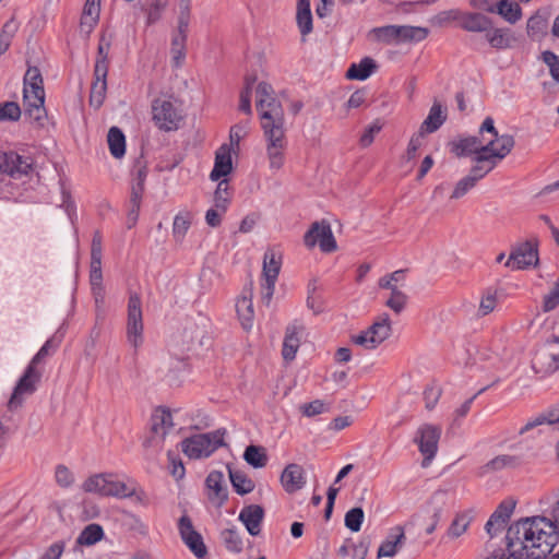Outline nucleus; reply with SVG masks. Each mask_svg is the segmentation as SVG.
<instances>
[{"label": "nucleus", "instance_id": "9b49d317", "mask_svg": "<svg viewBox=\"0 0 559 559\" xmlns=\"http://www.w3.org/2000/svg\"><path fill=\"white\" fill-rule=\"evenodd\" d=\"M132 185L130 197V209L128 212V227L131 228L138 221L141 207L142 195L144 192V185L147 177V168L141 158L136 159L132 170Z\"/></svg>", "mask_w": 559, "mask_h": 559}, {"label": "nucleus", "instance_id": "ddd939ff", "mask_svg": "<svg viewBox=\"0 0 559 559\" xmlns=\"http://www.w3.org/2000/svg\"><path fill=\"white\" fill-rule=\"evenodd\" d=\"M305 246L309 249L319 245L320 250L325 253L336 251L337 243L328 221L322 219L311 224L310 228L304 236Z\"/></svg>", "mask_w": 559, "mask_h": 559}, {"label": "nucleus", "instance_id": "7c9ffc66", "mask_svg": "<svg viewBox=\"0 0 559 559\" xmlns=\"http://www.w3.org/2000/svg\"><path fill=\"white\" fill-rule=\"evenodd\" d=\"M377 69L376 61L370 57L362 58L359 63H352L347 69L346 78L348 80L364 81L368 79Z\"/></svg>", "mask_w": 559, "mask_h": 559}, {"label": "nucleus", "instance_id": "39448f33", "mask_svg": "<svg viewBox=\"0 0 559 559\" xmlns=\"http://www.w3.org/2000/svg\"><path fill=\"white\" fill-rule=\"evenodd\" d=\"M257 110L260 115L261 127L266 124L284 123V110L280 100L275 97L272 85L267 82H260L257 86Z\"/></svg>", "mask_w": 559, "mask_h": 559}, {"label": "nucleus", "instance_id": "680f3d73", "mask_svg": "<svg viewBox=\"0 0 559 559\" xmlns=\"http://www.w3.org/2000/svg\"><path fill=\"white\" fill-rule=\"evenodd\" d=\"M296 21L300 34L305 37L312 32L311 10H297Z\"/></svg>", "mask_w": 559, "mask_h": 559}, {"label": "nucleus", "instance_id": "69168bd1", "mask_svg": "<svg viewBox=\"0 0 559 559\" xmlns=\"http://www.w3.org/2000/svg\"><path fill=\"white\" fill-rule=\"evenodd\" d=\"M55 477L57 484L63 488L70 487L74 481L73 474L64 465H58L56 467Z\"/></svg>", "mask_w": 559, "mask_h": 559}, {"label": "nucleus", "instance_id": "6e6552de", "mask_svg": "<svg viewBox=\"0 0 559 559\" xmlns=\"http://www.w3.org/2000/svg\"><path fill=\"white\" fill-rule=\"evenodd\" d=\"M266 140V155L272 170H278L285 162L287 146L284 123L266 124L262 127Z\"/></svg>", "mask_w": 559, "mask_h": 559}, {"label": "nucleus", "instance_id": "473e14b6", "mask_svg": "<svg viewBox=\"0 0 559 559\" xmlns=\"http://www.w3.org/2000/svg\"><path fill=\"white\" fill-rule=\"evenodd\" d=\"M397 44L419 43L427 38L429 29L420 26L396 25Z\"/></svg>", "mask_w": 559, "mask_h": 559}, {"label": "nucleus", "instance_id": "09e8293b", "mask_svg": "<svg viewBox=\"0 0 559 559\" xmlns=\"http://www.w3.org/2000/svg\"><path fill=\"white\" fill-rule=\"evenodd\" d=\"M109 50H110V43L107 41L105 39V37L103 36L100 38V41H99V45H98L97 58H96V62H95V67H94L95 72H97L98 74L103 75L104 72H108V66H109L108 53H109Z\"/></svg>", "mask_w": 559, "mask_h": 559}, {"label": "nucleus", "instance_id": "2f4dec72", "mask_svg": "<svg viewBox=\"0 0 559 559\" xmlns=\"http://www.w3.org/2000/svg\"><path fill=\"white\" fill-rule=\"evenodd\" d=\"M107 74L104 72L103 75L94 71V81L91 87L90 105L94 108H99L106 97L107 92Z\"/></svg>", "mask_w": 559, "mask_h": 559}, {"label": "nucleus", "instance_id": "f257e3e1", "mask_svg": "<svg viewBox=\"0 0 559 559\" xmlns=\"http://www.w3.org/2000/svg\"><path fill=\"white\" fill-rule=\"evenodd\" d=\"M559 540V533L546 516L523 518L512 523L507 531L506 554H492L486 559H526L532 547L537 546L544 551H551Z\"/></svg>", "mask_w": 559, "mask_h": 559}, {"label": "nucleus", "instance_id": "bb28decb", "mask_svg": "<svg viewBox=\"0 0 559 559\" xmlns=\"http://www.w3.org/2000/svg\"><path fill=\"white\" fill-rule=\"evenodd\" d=\"M447 120V110L435 100L427 118L420 124L419 131L424 134L436 132Z\"/></svg>", "mask_w": 559, "mask_h": 559}, {"label": "nucleus", "instance_id": "de8ad7c7", "mask_svg": "<svg viewBox=\"0 0 559 559\" xmlns=\"http://www.w3.org/2000/svg\"><path fill=\"white\" fill-rule=\"evenodd\" d=\"M103 257V237L100 231L96 230L93 235L91 246V271H102Z\"/></svg>", "mask_w": 559, "mask_h": 559}, {"label": "nucleus", "instance_id": "603ef678", "mask_svg": "<svg viewBox=\"0 0 559 559\" xmlns=\"http://www.w3.org/2000/svg\"><path fill=\"white\" fill-rule=\"evenodd\" d=\"M191 225L189 213L178 214L175 216L173 224V235L176 241H182Z\"/></svg>", "mask_w": 559, "mask_h": 559}, {"label": "nucleus", "instance_id": "e433bc0d", "mask_svg": "<svg viewBox=\"0 0 559 559\" xmlns=\"http://www.w3.org/2000/svg\"><path fill=\"white\" fill-rule=\"evenodd\" d=\"M230 483L235 491L240 495H247L254 489V483L240 469L228 467Z\"/></svg>", "mask_w": 559, "mask_h": 559}, {"label": "nucleus", "instance_id": "2eb2a0df", "mask_svg": "<svg viewBox=\"0 0 559 559\" xmlns=\"http://www.w3.org/2000/svg\"><path fill=\"white\" fill-rule=\"evenodd\" d=\"M442 21L444 20H459L460 26L467 32L473 33H487L492 26L491 20L483 13L478 12H465L462 13L456 10L442 12L440 15Z\"/></svg>", "mask_w": 559, "mask_h": 559}, {"label": "nucleus", "instance_id": "8fccbe9b", "mask_svg": "<svg viewBox=\"0 0 559 559\" xmlns=\"http://www.w3.org/2000/svg\"><path fill=\"white\" fill-rule=\"evenodd\" d=\"M19 28V24L14 19H11L4 23L0 33V55L4 53L10 45L11 39Z\"/></svg>", "mask_w": 559, "mask_h": 559}, {"label": "nucleus", "instance_id": "052dcab7", "mask_svg": "<svg viewBox=\"0 0 559 559\" xmlns=\"http://www.w3.org/2000/svg\"><path fill=\"white\" fill-rule=\"evenodd\" d=\"M329 409V406L322 400H314L310 403H305L299 406V411L306 417H313L323 414Z\"/></svg>", "mask_w": 559, "mask_h": 559}, {"label": "nucleus", "instance_id": "6ab92c4d", "mask_svg": "<svg viewBox=\"0 0 559 559\" xmlns=\"http://www.w3.org/2000/svg\"><path fill=\"white\" fill-rule=\"evenodd\" d=\"M32 170V163L15 152L0 153V173L20 179Z\"/></svg>", "mask_w": 559, "mask_h": 559}, {"label": "nucleus", "instance_id": "0eeeda50", "mask_svg": "<svg viewBox=\"0 0 559 559\" xmlns=\"http://www.w3.org/2000/svg\"><path fill=\"white\" fill-rule=\"evenodd\" d=\"M152 120L159 130L171 132L180 128L183 115L170 98L158 97L152 102Z\"/></svg>", "mask_w": 559, "mask_h": 559}, {"label": "nucleus", "instance_id": "5fc2aeb1", "mask_svg": "<svg viewBox=\"0 0 559 559\" xmlns=\"http://www.w3.org/2000/svg\"><path fill=\"white\" fill-rule=\"evenodd\" d=\"M364 510L359 507L353 508L345 514V526L352 532H359L364 521Z\"/></svg>", "mask_w": 559, "mask_h": 559}, {"label": "nucleus", "instance_id": "dca6fc26", "mask_svg": "<svg viewBox=\"0 0 559 559\" xmlns=\"http://www.w3.org/2000/svg\"><path fill=\"white\" fill-rule=\"evenodd\" d=\"M178 530L182 542L198 558L203 559L207 555V548L202 535L193 527L191 519L183 514L178 521Z\"/></svg>", "mask_w": 559, "mask_h": 559}, {"label": "nucleus", "instance_id": "c756f323", "mask_svg": "<svg viewBox=\"0 0 559 559\" xmlns=\"http://www.w3.org/2000/svg\"><path fill=\"white\" fill-rule=\"evenodd\" d=\"M519 465V457L509 454L497 455L479 468V475L496 473L504 468H514Z\"/></svg>", "mask_w": 559, "mask_h": 559}, {"label": "nucleus", "instance_id": "f704fd0d", "mask_svg": "<svg viewBox=\"0 0 559 559\" xmlns=\"http://www.w3.org/2000/svg\"><path fill=\"white\" fill-rule=\"evenodd\" d=\"M489 45L496 49H507L512 46L514 37L509 28H489L486 33Z\"/></svg>", "mask_w": 559, "mask_h": 559}, {"label": "nucleus", "instance_id": "393cba45", "mask_svg": "<svg viewBox=\"0 0 559 559\" xmlns=\"http://www.w3.org/2000/svg\"><path fill=\"white\" fill-rule=\"evenodd\" d=\"M233 169L230 148L227 145H222L215 153L214 167L210 174L213 181L219 180L222 177L227 176Z\"/></svg>", "mask_w": 559, "mask_h": 559}, {"label": "nucleus", "instance_id": "c03bdc74", "mask_svg": "<svg viewBox=\"0 0 559 559\" xmlns=\"http://www.w3.org/2000/svg\"><path fill=\"white\" fill-rule=\"evenodd\" d=\"M104 537L103 527L99 524H88L79 535L76 543L83 546H92Z\"/></svg>", "mask_w": 559, "mask_h": 559}, {"label": "nucleus", "instance_id": "bf43d9fd", "mask_svg": "<svg viewBox=\"0 0 559 559\" xmlns=\"http://www.w3.org/2000/svg\"><path fill=\"white\" fill-rule=\"evenodd\" d=\"M559 306V278L555 282L552 288L543 298L542 310L550 312Z\"/></svg>", "mask_w": 559, "mask_h": 559}, {"label": "nucleus", "instance_id": "72a5a7b5", "mask_svg": "<svg viewBox=\"0 0 559 559\" xmlns=\"http://www.w3.org/2000/svg\"><path fill=\"white\" fill-rule=\"evenodd\" d=\"M369 333L373 334L376 338H371V343L381 344L388 340L392 334L391 320L388 313H382L369 326Z\"/></svg>", "mask_w": 559, "mask_h": 559}, {"label": "nucleus", "instance_id": "7ed1b4c3", "mask_svg": "<svg viewBox=\"0 0 559 559\" xmlns=\"http://www.w3.org/2000/svg\"><path fill=\"white\" fill-rule=\"evenodd\" d=\"M23 99L25 111L34 120H40L45 114V91L40 70L28 67L24 75Z\"/></svg>", "mask_w": 559, "mask_h": 559}, {"label": "nucleus", "instance_id": "4d7b16f0", "mask_svg": "<svg viewBox=\"0 0 559 559\" xmlns=\"http://www.w3.org/2000/svg\"><path fill=\"white\" fill-rule=\"evenodd\" d=\"M540 59L548 67L552 80L559 83V56L550 50H545L542 52Z\"/></svg>", "mask_w": 559, "mask_h": 559}, {"label": "nucleus", "instance_id": "aec40b11", "mask_svg": "<svg viewBox=\"0 0 559 559\" xmlns=\"http://www.w3.org/2000/svg\"><path fill=\"white\" fill-rule=\"evenodd\" d=\"M224 475L222 472H211L206 479L205 485L209 490L207 498L216 508H221L228 499L227 489L223 486Z\"/></svg>", "mask_w": 559, "mask_h": 559}, {"label": "nucleus", "instance_id": "338daca9", "mask_svg": "<svg viewBox=\"0 0 559 559\" xmlns=\"http://www.w3.org/2000/svg\"><path fill=\"white\" fill-rule=\"evenodd\" d=\"M167 0H151V7L147 11V24H154L160 19L162 11L165 9Z\"/></svg>", "mask_w": 559, "mask_h": 559}, {"label": "nucleus", "instance_id": "4468645a", "mask_svg": "<svg viewBox=\"0 0 559 559\" xmlns=\"http://www.w3.org/2000/svg\"><path fill=\"white\" fill-rule=\"evenodd\" d=\"M43 368H35L28 364L13 390L9 401L10 409L20 407L23 403L24 396L32 395L36 391L37 384L40 382L43 377Z\"/></svg>", "mask_w": 559, "mask_h": 559}, {"label": "nucleus", "instance_id": "4be33fe9", "mask_svg": "<svg viewBox=\"0 0 559 559\" xmlns=\"http://www.w3.org/2000/svg\"><path fill=\"white\" fill-rule=\"evenodd\" d=\"M406 536L404 528L396 525L389 531L386 538L381 543L377 557H393L405 544Z\"/></svg>", "mask_w": 559, "mask_h": 559}, {"label": "nucleus", "instance_id": "412c9836", "mask_svg": "<svg viewBox=\"0 0 559 559\" xmlns=\"http://www.w3.org/2000/svg\"><path fill=\"white\" fill-rule=\"evenodd\" d=\"M263 519L264 509L259 504L246 506L239 513V521L243 523L251 536H258L261 533Z\"/></svg>", "mask_w": 559, "mask_h": 559}, {"label": "nucleus", "instance_id": "a19ab883", "mask_svg": "<svg viewBox=\"0 0 559 559\" xmlns=\"http://www.w3.org/2000/svg\"><path fill=\"white\" fill-rule=\"evenodd\" d=\"M472 520L473 515L469 511L457 513L450 524L447 535L452 539L459 538L467 531Z\"/></svg>", "mask_w": 559, "mask_h": 559}, {"label": "nucleus", "instance_id": "3c124183", "mask_svg": "<svg viewBox=\"0 0 559 559\" xmlns=\"http://www.w3.org/2000/svg\"><path fill=\"white\" fill-rule=\"evenodd\" d=\"M186 41L187 38L183 36L174 35L171 39L170 53L175 67H180L186 58Z\"/></svg>", "mask_w": 559, "mask_h": 559}, {"label": "nucleus", "instance_id": "f8f14e48", "mask_svg": "<svg viewBox=\"0 0 559 559\" xmlns=\"http://www.w3.org/2000/svg\"><path fill=\"white\" fill-rule=\"evenodd\" d=\"M142 302L138 293H130L128 300L127 338L136 350L143 343Z\"/></svg>", "mask_w": 559, "mask_h": 559}, {"label": "nucleus", "instance_id": "20e7f679", "mask_svg": "<svg viewBox=\"0 0 559 559\" xmlns=\"http://www.w3.org/2000/svg\"><path fill=\"white\" fill-rule=\"evenodd\" d=\"M226 430L217 429L206 433L193 435L181 442L182 452L193 460L209 457L218 448L224 447Z\"/></svg>", "mask_w": 559, "mask_h": 559}, {"label": "nucleus", "instance_id": "a18cd8bd", "mask_svg": "<svg viewBox=\"0 0 559 559\" xmlns=\"http://www.w3.org/2000/svg\"><path fill=\"white\" fill-rule=\"evenodd\" d=\"M221 539L225 548L234 554H239L243 549V543L239 532L236 528H226L221 532Z\"/></svg>", "mask_w": 559, "mask_h": 559}, {"label": "nucleus", "instance_id": "b1692460", "mask_svg": "<svg viewBox=\"0 0 559 559\" xmlns=\"http://www.w3.org/2000/svg\"><path fill=\"white\" fill-rule=\"evenodd\" d=\"M281 483L288 493L301 489L306 483L302 466L296 463L288 464L282 472Z\"/></svg>", "mask_w": 559, "mask_h": 559}, {"label": "nucleus", "instance_id": "864d4df0", "mask_svg": "<svg viewBox=\"0 0 559 559\" xmlns=\"http://www.w3.org/2000/svg\"><path fill=\"white\" fill-rule=\"evenodd\" d=\"M229 185L226 179H223L218 182L217 188L214 193V202L215 207L221 210V212H226L228 203H229Z\"/></svg>", "mask_w": 559, "mask_h": 559}, {"label": "nucleus", "instance_id": "423d86ee", "mask_svg": "<svg viewBox=\"0 0 559 559\" xmlns=\"http://www.w3.org/2000/svg\"><path fill=\"white\" fill-rule=\"evenodd\" d=\"M514 145L515 140L513 135L501 134L500 146H498V148L492 151L490 154L476 155L474 158L476 165L471 168L467 176L474 179V182L477 185L479 180H481L489 171L496 167L499 160L503 159L511 153Z\"/></svg>", "mask_w": 559, "mask_h": 559}, {"label": "nucleus", "instance_id": "c9c22d12", "mask_svg": "<svg viewBox=\"0 0 559 559\" xmlns=\"http://www.w3.org/2000/svg\"><path fill=\"white\" fill-rule=\"evenodd\" d=\"M236 311L245 330H250L253 324L254 311L251 296H242L236 302Z\"/></svg>", "mask_w": 559, "mask_h": 559}, {"label": "nucleus", "instance_id": "4c0bfd02", "mask_svg": "<svg viewBox=\"0 0 559 559\" xmlns=\"http://www.w3.org/2000/svg\"><path fill=\"white\" fill-rule=\"evenodd\" d=\"M107 142L111 155L121 158L126 153V138L118 127H111L108 131Z\"/></svg>", "mask_w": 559, "mask_h": 559}, {"label": "nucleus", "instance_id": "79ce46f5", "mask_svg": "<svg viewBox=\"0 0 559 559\" xmlns=\"http://www.w3.org/2000/svg\"><path fill=\"white\" fill-rule=\"evenodd\" d=\"M59 345V340H57L55 336L50 337L45 342V344L40 347L37 354L32 358L29 365H32L35 368H41L40 365H44L47 358L56 353Z\"/></svg>", "mask_w": 559, "mask_h": 559}, {"label": "nucleus", "instance_id": "a211bd4d", "mask_svg": "<svg viewBox=\"0 0 559 559\" xmlns=\"http://www.w3.org/2000/svg\"><path fill=\"white\" fill-rule=\"evenodd\" d=\"M404 270H397L393 273L385 275L379 280V287L383 289H390L391 296L385 301V306L393 310L395 313H401L407 302V296L405 293L400 290L396 285H391L390 281L401 282L404 280Z\"/></svg>", "mask_w": 559, "mask_h": 559}, {"label": "nucleus", "instance_id": "1a4fd4ad", "mask_svg": "<svg viewBox=\"0 0 559 559\" xmlns=\"http://www.w3.org/2000/svg\"><path fill=\"white\" fill-rule=\"evenodd\" d=\"M85 492L97 493L103 497L127 498V484L116 480L112 474H96L88 477L83 484Z\"/></svg>", "mask_w": 559, "mask_h": 559}, {"label": "nucleus", "instance_id": "13d9d810", "mask_svg": "<svg viewBox=\"0 0 559 559\" xmlns=\"http://www.w3.org/2000/svg\"><path fill=\"white\" fill-rule=\"evenodd\" d=\"M377 39L385 44H397L396 25H386L372 29Z\"/></svg>", "mask_w": 559, "mask_h": 559}, {"label": "nucleus", "instance_id": "f3484780", "mask_svg": "<svg viewBox=\"0 0 559 559\" xmlns=\"http://www.w3.org/2000/svg\"><path fill=\"white\" fill-rule=\"evenodd\" d=\"M538 262L537 243L530 240L514 247L506 262L507 267L524 270L536 265Z\"/></svg>", "mask_w": 559, "mask_h": 559}, {"label": "nucleus", "instance_id": "c85d7f7f", "mask_svg": "<svg viewBox=\"0 0 559 559\" xmlns=\"http://www.w3.org/2000/svg\"><path fill=\"white\" fill-rule=\"evenodd\" d=\"M282 266V253L273 248L265 251L263 257L262 274L264 278L277 281Z\"/></svg>", "mask_w": 559, "mask_h": 559}, {"label": "nucleus", "instance_id": "49530a36", "mask_svg": "<svg viewBox=\"0 0 559 559\" xmlns=\"http://www.w3.org/2000/svg\"><path fill=\"white\" fill-rule=\"evenodd\" d=\"M243 459L254 468L264 467L267 463V455L262 447L249 445L245 450Z\"/></svg>", "mask_w": 559, "mask_h": 559}, {"label": "nucleus", "instance_id": "6e6d98bb", "mask_svg": "<svg viewBox=\"0 0 559 559\" xmlns=\"http://www.w3.org/2000/svg\"><path fill=\"white\" fill-rule=\"evenodd\" d=\"M21 117V108L15 102L0 104V121H17Z\"/></svg>", "mask_w": 559, "mask_h": 559}, {"label": "nucleus", "instance_id": "9d476101", "mask_svg": "<svg viewBox=\"0 0 559 559\" xmlns=\"http://www.w3.org/2000/svg\"><path fill=\"white\" fill-rule=\"evenodd\" d=\"M442 429L438 425L424 424L418 427L414 442L424 456L421 466L428 467L438 452V444L441 438Z\"/></svg>", "mask_w": 559, "mask_h": 559}, {"label": "nucleus", "instance_id": "a878e982", "mask_svg": "<svg viewBox=\"0 0 559 559\" xmlns=\"http://www.w3.org/2000/svg\"><path fill=\"white\" fill-rule=\"evenodd\" d=\"M173 426V416L167 408L159 407L152 414L151 431L155 437L164 439Z\"/></svg>", "mask_w": 559, "mask_h": 559}, {"label": "nucleus", "instance_id": "0e129e2a", "mask_svg": "<svg viewBox=\"0 0 559 559\" xmlns=\"http://www.w3.org/2000/svg\"><path fill=\"white\" fill-rule=\"evenodd\" d=\"M497 306V295L492 292H487L486 295L481 297L479 308H478V314L481 317H485L493 311V309Z\"/></svg>", "mask_w": 559, "mask_h": 559}, {"label": "nucleus", "instance_id": "e2e57ef3", "mask_svg": "<svg viewBox=\"0 0 559 559\" xmlns=\"http://www.w3.org/2000/svg\"><path fill=\"white\" fill-rule=\"evenodd\" d=\"M475 187L476 183L474 182V179L469 178L468 176H465L457 181L450 195V199L459 200L466 195Z\"/></svg>", "mask_w": 559, "mask_h": 559}, {"label": "nucleus", "instance_id": "774afa93", "mask_svg": "<svg viewBox=\"0 0 559 559\" xmlns=\"http://www.w3.org/2000/svg\"><path fill=\"white\" fill-rule=\"evenodd\" d=\"M249 129V121L240 122L231 127L229 134L231 144L238 145L239 142L248 135Z\"/></svg>", "mask_w": 559, "mask_h": 559}, {"label": "nucleus", "instance_id": "58836bf2", "mask_svg": "<svg viewBox=\"0 0 559 559\" xmlns=\"http://www.w3.org/2000/svg\"><path fill=\"white\" fill-rule=\"evenodd\" d=\"M551 352L542 349L533 358L532 366L536 373L548 376L556 372V366L551 361Z\"/></svg>", "mask_w": 559, "mask_h": 559}, {"label": "nucleus", "instance_id": "cd10ccee", "mask_svg": "<svg viewBox=\"0 0 559 559\" xmlns=\"http://www.w3.org/2000/svg\"><path fill=\"white\" fill-rule=\"evenodd\" d=\"M100 12V0H86L81 16V32L90 34L98 22Z\"/></svg>", "mask_w": 559, "mask_h": 559}, {"label": "nucleus", "instance_id": "5701e85b", "mask_svg": "<svg viewBox=\"0 0 559 559\" xmlns=\"http://www.w3.org/2000/svg\"><path fill=\"white\" fill-rule=\"evenodd\" d=\"M304 332L305 326L297 321L286 328L282 350L285 360L290 361L295 358L300 345V335Z\"/></svg>", "mask_w": 559, "mask_h": 559}, {"label": "nucleus", "instance_id": "37998d69", "mask_svg": "<svg viewBox=\"0 0 559 559\" xmlns=\"http://www.w3.org/2000/svg\"><path fill=\"white\" fill-rule=\"evenodd\" d=\"M447 493L444 491H436L429 502L427 508L428 520L438 524L443 511V507L445 504Z\"/></svg>", "mask_w": 559, "mask_h": 559}, {"label": "nucleus", "instance_id": "ea45409f", "mask_svg": "<svg viewBox=\"0 0 559 559\" xmlns=\"http://www.w3.org/2000/svg\"><path fill=\"white\" fill-rule=\"evenodd\" d=\"M496 13L501 15L507 22L511 24H515L522 17V9L513 0L498 1Z\"/></svg>", "mask_w": 559, "mask_h": 559}, {"label": "nucleus", "instance_id": "f03ea898", "mask_svg": "<svg viewBox=\"0 0 559 559\" xmlns=\"http://www.w3.org/2000/svg\"><path fill=\"white\" fill-rule=\"evenodd\" d=\"M480 136H466L452 143L451 151L457 156H468L472 154H490L500 146L501 135L495 128L491 117H487L479 127Z\"/></svg>", "mask_w": 559, "mask_h": 559}]
</instances>
